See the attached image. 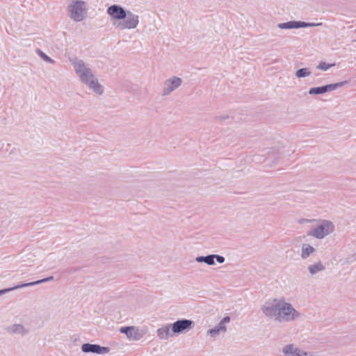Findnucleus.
<instances>
[{"label": "nucleus", "instance_id": "1", "mask_svg": "<svg viewBox=\"0 0 356 356\" xmlns=\"http://www.w3.org/2000/svg\"><path fill=\"white\" fill-rule=\"evenodd\" d=\"M261 311L266 316L279 323L292 322L301 316V314L284 298L266 302L261 307Z\"/></svg>", "mask_w": 356, "mask_h": 356}, {"label": "nucleus", "instance_id": "2", "mask_svg": "<svg viewBox=\"0 0 356 356\" xmlns=\"http://www.w3.org/2000/svg\"><path fill=\"white\" fill-rule=\"evenodd\" d=\"M75 73L80 81L86 85L91 90L97 95H102L104 92L103 86L99 83L94 72L83 60L75 58L72 60Z\"/></svg>", "mask_w": 356, "mask_h": 356}, {"label": "nucleus", "instance_id": "3", "mask_svg": "<svg viewBox=\"0 0 356 356\" xmlns=\"http://www.w3.org/2000/svg\"><path fill=\"white\" fill-rule=\"evenodd\" d=\"M87 3L81 0H72L67 6L69 17L74 22L83 21L87 15Z\"/></svg>", "mask_w": 356, "mask_h": 356}, {"label": "nucleus", "instance_id": "4", "mask_svg": "<svg viewBox=\"0 0 356 356\" xmlns=\"http://www.w3.org/2000/svg\"><path fill=\"white\" fill-rule=\"evenodd\" d=\"M334 225L331 221L323 220L316 227L308 231L307 236L322 239L332 233L334 231Z\"/></svg>", "mask_w": 356, "mask_h": 356}, {"label": "nucleus", "instance_id": "5", "mask_svg": "<svg viewBox=\"0 0 356 356\" xmlns=\"http://www.w3.org/2000/svg\"><path fill=\"white\" fill-rule=\"evenodd\" d=\"M139 23V16L128 10L126 17L121 21L113 22V26L118 30L134 29L137 27Z\"/></svg>", "mask_w": 356, "mask_h": 356}, {"label": "nucleus", "instance_id": "6", "mask_svg": "<svg viewBox=\"0 0 356 356\" xmlns=\"http://www.w3.org/2000/svg\"><path fill=\"white\" fill-rule=\"evenodd\" d=\"M174 334H181L191 330L194 326V322L189 319H179L170 324Z\"/></svg>", "mask_w": 356, "mask_h": 356}, {"label": "nucleus", "instance_id": "7", "mask_svg": "<svg viewBox=\"0 0 356 356\" xmlns=\"http://www.w3.org/2000/svg\"><path fill=\"white\" fill-rule=\"evenodd\" d=\"M347 83H348L347 81H344L328 84V85H325V86H320V87L312 88L309 90V95H320V94L325 93L327 92L334 90L339 88H341V87L345 86L346 84H347Z\"/></svg>", "mask_w": 356, "mask_h": 356}, {"label": "nucleus", "instance_id": "8", "mask_svg": "<svg viewBox=\"0 0 356 356\" xmlns=\"http://www.w3.org/2000/svg\"><path fill=\"white\" fill-rule=\"evenodd\" d=\"M181 83V79L177 76H172L165 80L163 84L162 95L167 96L170 95L172 92L178 88Z\"/></svg>", "mask_w": 356, "mask_h": 356}, {"label": "nucleus", "instance_id": "9", "mask_svg": "<svg viewBox=\"0 0 356 356\" xmlns=\"http://www.w3.org/2000/svg\"><path fill=\"white\" fill-rule=\"evenodd\" d=\"M321 23L314 24V23H307L305 22L300 21H289L284 23H280L277 24V27L281 29H300V28H307L315 26H319Z\"/></svg>", "mask_w": 356, "mask_h": 356}, {"label": "nucleus", "instance_id": "10", "mask_svg": "<svg viewBox=\"0 0 356 356\" xmlns=\"http://www.w3.org/2000/svg\"><path fill=\"white\" fill-rule=\"evenodd\" d=\"M282 352L285 356H314L312 353L305 352L292 343L284 346Z\"/></svg>", "mask_w": 356, "mask_h": 356}, {"label": "nucleus", "instance_id": "11", "mask_svg": "<svg viewBox=\"0 0 356 356\" xmlns=\"http://www.w3.org/2000/svg\"><path fill=\"white\" fill-rule=\"evenodd\" d=\"M128 10H126L124 8L119 5H111L107 8L108 15L115 20L121 21L122 18L126 17V13Z\"/></svg>", "mask_w": 356, "mask_h": 356}, {"label": "nucleus", "instance_id": "12", "mask_svg": "<svg viewBox=\"0 0 356 356\" xmlns=\"http://www.w3.org/2000/svg\"><path fill=\"white\" fill-rule=\"evenodd\" d=\"M81 350L85 353H96L104 355L109 351V348L107 347H103L98 344H91V343H83L81 346Z\"/></svg>", "mask_w": 356, "mask_h": 356}, {"label": "nucleus", "instance_id": "13", "mask_svg": "<svg viewBox=\"0 0 356 356\" xmlns=\"http://www.w3.org/2000/svg\"><path fill=\"white\" fill-rule=\"evenodd\" d=\"M230 321L229 316H225L220 322L213 328L210 329L207 331V334L210 335L211 337H216L218 336L222 332H225L227 330V327L225 324Z\"/></svg>", "mask_w": 356, "mask_h": 356}, {"label": "nucleus", "instance_id": "14", "mask_svg": "<svg viewBox=\"0 0 356 356\" xmlns=\"http://www.w3.org/2000/svg\"><path fill=\"white\" fill-rule=\"evenodd\" d=\"M53 279H54V277L51 276V277H48L47 278H44V279L35 281V282H29V283H24V284H21L17 285V286H15L14 287L2 289V290H0V296L3 295V294H5L7 292L13 291L15 289H20V288H24V287H27V286H34V285H36V284H41V283L49 282L50 280H52Z\"/></svg>", "mask_w": 356, "mask_h": 356}, {"label": "nucleus", "instance_id": "15", "mask_svg": "<svg viewBox=\"0 0 356 356\" xmlns=\"http://www.w3.org/2000/svg\"><path fill=\"white\" fill-rule=\"evenodd\" d=\"M6 331L10 334H20L26 336L29 333V330L26 329L22 324L15 323L6 327Z\"/></svg>", "mask_w": 356, "mask_h": 356}, {"label": "nucleus", "instance_id": "16", "mask_svg": "<svg viewBox=\"0 0 356 356\" xmlns=\"http://www.w3.org/2000/svg\"><path fill=\"white\" fill-rule=\"evenodd\" d=\"M146 334V330L131 326V330L128 337L129 340L138 341L142 339Z\"/></svg>", "mask_w": 356, "mask_h": 356}, {"label": "nucleus", "instance_id": "17", "mask_svg": "<svg viewBox=\"0 0 356 356\" xmlns=\"http://www.w3.org/2000/svg\"><path fill=\"white\" fill-rule=\"evenodd\" d=\"M171 327L170 324L165 325L160 328H159L156 331L157 337L162 340H165L168 339L169 336H172V334H170V328Z\"/></svg>", "mask_w": 356, "mask_h": 356}, {"label": "nucleus", "instance_id": "18", "mask_svg": "<svg viewBox=\"0 0 356 356\" xmlns=\"http://www.w3.org/2000/svg\"><path fill=\"white\" fill-rule=\"evenodd\" d=\"M316 249L309 244H303L301 249V258L307 259L310 255L316 252Z\"/></svg>", "mask_w": 356, "mask_h": 356}, {"label": "nucleus", "instance_id": "19", "mask_svg": "<svg viewBox=\"0 0 356 356\" xmlns=\"http://www.w3.org/2000/svg\"><path fill=\"white\" fill-rule=\"evenodd\" d=\"M307 268L312 275H316V273L323 271L325 269L321 261H318L314 264L309 265Z\"/></svg>", "mask_w": 356, "mask_h": 356}, {"label": "nucleus", "instance_id": "20", "mask_svg": "<svg viewBox=\"0 0 356 356\" xmlns=\"http://www.w3.org/2000/svg\"><path fill=\"white\" fill-rule=\"evenodd\" d=\"M195 261L199 263L204 262L209 266L215 264V261L213 260V257L212 256V254H209L207 256L197 257L195 258Z\"/></svg>", "mask_w": 356, "mask_h": 356}, {"label": "nucleus", "instance_id": "21", "mask_svg": "<svg viewBox=\"0 0 356 356\" xmlns=\"http://www.w3.org/2000/svg\"><path fill=\"white\" fill-rule=\"evenodd\" d=\"M311 74V72L308 68H301L296 72V76L298 78H304Z\"/></svg>", "mask_w": 356, "mask_h": 356}, {"label": "nucleus", "instance_id": "22", "mask_svg": "<svg viewBox=\"0 0 356 356\" xmlns=\"http://www.w3.org/2000/svg\"><path fill=\"white\" fill-rule=\"evenodd\" d=\"M267 154L268 155H267L266 158L264 159V160L259 159V156H256L254 157V161L256 162H263L264 161H265L267 159L274 158L275 156V155L277 154V152L274 149H271V150L268 151Z\"/></svg>", "mask_w": 356, "mask_h": 356}, {"label": "nucleus", "instance_id": "23", "mask_svg": "<svg viewBox=\"0 0 356 356\" xmlns=\"http://www.w3.org/2000/svg\"><path fill=\"white\" fill-rule=\"evenodd\" d=\"M37 52L38 55L46 62L49 63H54V61L49 56L46 55L44 52H42L40 49H38Z\"/></svg>", "mask_w": 356, "mask_h": 356}, {"label": "nucleus", "instance_id": "24", "mask_svg": "<svg viewBox=\"0 0 356 356\" xmlns=\"http://www.w3.org/2000/svg\"><path fill=\"white\" fill-rule=\"evenodd\" d=\"M334 65V63L327 64L325 62L321 61L317 66V68L319 70H321L326 71Z\"/></svg>", "mask_w": 356, "mask_h": 356}, {"label": "nucleus", "instance_id": "25", "mask_svg": "<svg viewBox=\"0 0 356 356\" xmlns=\"http://www.w3.org/2000/svg\"><path fill=\"white\" fill-rule=\"evenodd\" d=\"M131 330V326H126V327H122L120 329V332L121 333L125 334L127 335V337L128 338L129 333Z\"/></svg>", "mask_w": 356, "mask_h": 356}, {"label": "nucleus", "instance_id": "26", "mask_svg": "<svg viewBox=\"0 0 356 356\" xmlns=\"http://www.w3.org/2000/svg\"><path fill=\"white\" fill-rule=\"evenodd\" d=\"M212 256L213 257V260L215 261V259H216L217 262H218L219 264L224 263V261L225 260V257L221 255L212 254Z\"/></svg>", "mask_w": 356, "mask_h": 356}, {"label": "nucleus", "instance_id": "27", "mask_svg": "<svg viewBox=\"0 0 356 356\" xmlns=\"http://www.w3.org/2000/svg\"><path fill=\"white\" fill-rule=\"evenodd\" d=\"M314 220H308V219H305V218H302V219H300L299 220V223H303V222H312V221H314Z\"/></svg>", "mask_w": 356, "mask_h": 356}, {"label": "nucleus", "instance_id": "28", "mask_svg": "<svg viewBox=\"0 0 356 356\" xmlns=\"http://www.w3.org/2000/svg\"><path fill=\"white\" fill-rule=\"evenodd\" d=\"M229 117L228 115H225V116H219V117H216V119L218 120H226Z\"/></svg>", "mask_w": 356, "mask_h": 356}, {"label": "nucleus", "instance_id": "29", "mask_svg": "<svg viewBox=\"0 0 356 356\" xmlns=\"http://www.w3.org/2000/svg\"><path fill=\"white\" fill-rule=\"evenodd\" d=\"M0 148H1V147H0Z\"/></svg>", "mask_w": 356, "mask_h": 356}]
</instances>
